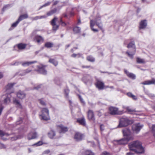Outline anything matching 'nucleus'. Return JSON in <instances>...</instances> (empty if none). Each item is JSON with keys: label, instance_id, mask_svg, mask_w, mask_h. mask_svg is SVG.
I'll return each instance as SVG.
<instances>
[{"label": "nucleus", "instance_id": "obj_1", "mask_svg": "<svg viewBox=\"0 0 155 155\" xmlns=\"http://www.w3.org/2000/svg\"><path fill=\"white\" fill-rule=\"evenodd\" d=\"M15 83H8L5 87V90L6 94L3 96L4 98L3 103L5 104H8L11 102V94L13 93L14 90L13 88Z\"/></svg>", "mask_w": 155, "mask_h": 155}, {"label": "nucleus", "instance_id": "obj_2", "mask_svg": "<svg viewBox=\"0 0 155 155\" xmlns=\"http://www.w3.org/2000/svg\"><path fill=\"white\" fill-rule=\"evenodd\" d=\"M129 148L130 150L139 153H143L144 152V149L142 146L141 143L138 141H134L129 145Z\"/></svg>", "mask_w": 155, "mask_h": 155}, {"label": "nucleus", "instance_id": "obj_3", "mask_svg": "<svg viewBox=\"0 0 155 155\" xmlns=\"http://www.w3.org/2000/svg\"><path fill=\"white\" fill-rule=\"evenodd\" d=\"M131 121L127 117H123L119 120V124L118 127H122L128 126L131 123Z\"/></svg>", "mask_w": 155, "mask_h": 155}, {"label": "nucleus", "instance_id": "obj_4", "mask_svg": "<svg viewBox=\"0 0 155 155\" xmlns=\"http://www.w3.org/2000/svg\"><path fill=\"white\" fill-rule=\"evenodd\" d=\"M127 47L128 48H131L132 51H127L126 53L129 57L131 58H133V56L134 55L136 51L134 41H132L128 45Z\"/></svg>", "mask_w": 155, "mask_h": 155}, {"label": "nucleus", "instance_id": "obj_5", "mask_svg": "<svg viewBox=\"0 0 155 155\" xmlns=\"http://www.w3.org/2000/svg\"><path fill=\"white\" fill-rule=\"evenodd\" d=\"M42 114L40 115L41 117V119L47 120L49 119V111L47 108H43L41 110Z\"/></svg>", "mask_w": 155, "mask_h": 155}, {"label": "nucleus", "instance_id": "obj_6", "mask_svg": "<svg viewBox=\"0 0 155 155\" xmlns=\"http://www.w3.org/2000/svg\"><path fill=\"white\" fill-rule=\"evenodd\" d=\"M110 114L112 115L122 114L124 113L123 111H119L117 108L111 106L109 108Z\"/></svg>", "mask_w": 155, "mask_h": 155}, {"label": "nucleus", "instance_id": "obj_7", "mask_svg": "<svg viewBox=\"0 0 155 155\" xmlns=\"http://www.w3.org/2000/svg\"><path fill=\"white\" fill-rule=\"evenodd\" d=\"M124 137L126 138L129 140H132L133 139V137L131 135L130 131L129 129L125 128L122 130Z\"/></svg>", "mask_w": 155, "mask_h": 155}, {"label": "nucleus", "instance_id": "obj_8", "mask_svg": "<svg viewBox=\"0 0 155 155\" xmlns=\"http://www.w3.org/2000/svg\"><path fill=\"white\" fill-rule=\"evenodd\" d=\"M143 125L140 123H136L133 125L132 127L133 131L135 132H138L143 127Z\"/></svg>", "mask_w": 155, "mask_h": 155}, {"label": "nucleus", "instance_id": "obj_9", "mask_svg": "<svg viewBox=\"0 0 155 155\" xmlns=\"http://www.w3.org/2000/svg\"><path fill=\"white\" fill-rule=\"evenodd\" d=\"M129 140V139L124 137L120 140H115L114 142L119 145H125L127 144Z\"/></svg>", "mask_w": 155, "mask_h": 155}, {"label": "nucleus", "instance_id": "obj_10", "mask_svg": "<svg viewBox=\"0 0 155 155\" xmlns=\"http://www.w3.org/2000/svg\"><path fill=\"white\" fill-rule=\"evenodd\" d=\"M95 84L96 87L99 90L103 89L104 88V83L99 80H97Z\"/></svg>", "mask_w": 155, "mask_h": 155}, {"label": "nucleus", "instance_id": "obj_11", "mask_svg": "<svg viewBox=\"0 0 155 155\" xmlns=\"http://www.w3.org/2000/svg\"><path fill=\"white\" fill-rule=\"evenodd\" d=\"M37 133L35 131L30 132L28 136V138L29 140L34 139L38 137Z\"/></svg>", "mask_w": 155, "mask_h": 155}, {"label": "nucleus", "instance_id": "obj_12", "mask_svg": "<svg viewBox=\"0 0 155 155\" xmlns=\"http://www.w3.org/2000/svg\"><path fill=\"white\" fill-rule=\"evenodd\" d=\"M38 68L37 71L38 73L45 75L47 74V71L45 69L44 66L42 65H40L38 66Z\"/></svg>", "mask_w": 155, "mask_h": 155}, {"label": "nucleus", "instance_id": "obj_13", "mask_svg": "<svg viewBox=\"0 0 155 155\" xmlns=\"http://www.w3.org/2000/svg\"><path fill=\"white\" fill-rule=\"evenodd\" d=\"M87 116L89 120H92L94 122L95 119L93 112L91 110H89L88 112Z\"/></svg>", "mask_w": 155, "mask_h": 155}, {"label": "nucleus", "instance_id": "obj_14", "mask_svg": "<svg viewBox=\"0 0 155 155\" xmlns=\"http://www.w3.org/2000/svg\"><path fill=\"white\" fill-rule=\"evenodd\" d=\"M83 137V135L79 132L76 133L74 137V138L77 141H80L82 140Z\"/></svg>", "mask_w": 155, "mask_h": 155}, {"label": "nucleus", "instance_id": "obj_15", "mask_svg": "<svg viewBox=\"0 0 155 155\" xmlns=\"http://www.w3.org/2000/svg\"><path fill=\"white\" fill-rule=\"evenodd\" d=\"M9 135V134L8 133L4 132L3 131L0 130V137L2 140H7V138L5 137H8Z\"/></svg>", "mask_w": 155, "mask_h": 155}, {"label": "nucleus", "instance_id": "obj_16", "mask_svg": "<svg viewBox=\"0 0 155 155\" xmlns=\"http://www.w3.org/2000/svg\"><path fill=\"white\" fill-rule=\"evenodd\" d=\"M58 127L60 129L59 132L60 133H65L68 130V128L64 126L62 124H60L58 126Z\"/></svg>", "mask_w": 155, "mask_h": 155}, {"label": "nucleus", "instance_id": "obj_17", "mask_svg": "<svg viewBox=\"0 0 155 155\" xmlns=\"http://www.w3.org/2000/svg\"><path fill=\"white\" fill-rule=\"evenodd\" d=\"M18 97L20 99H22L25 97L26 94L23 91H19L16 94Z\"/></svg>", "mask_w": 155, "mask_h": 155}, {"label": "nucleus", "instance_id": "obj_18", "mask_svg": "<svg viewBox=\"0 0 155 155\" xmlns=\"http://www.w3.org/2000/svg\"><path fill=\"white\" fill-rule=\"evenodd\" d=\"M96 24V20H91L90 21V27L92 30L94 32H97L98 30L94 28L93 27Z\"/></svg>", "mask_w": 155, "mask_h": 155}, {"label": "nucleus", "instance_id": "obj_19", "mask_svg": "<svg viewBox=\"0 0 155 155\" xmlns=\"http://www.w3.org/2000/svg\"><path fill=\"white\" fill-rule=\"evenodd\" d=\"M140 84L144 85H149L151 84H155V80L153 79L151 81H146L143 82H141Z\"/></svg>", "mask_w": 155, "mask_h": 155}, {"label": "nucleus", "instance_id": "obj_20", "mask_svg": "<svg viewBox=\"0 0 155 155\" xmlns=\"http://www.w3.org/2000/svg\"><path fill=\"white\" fill-rule=\"evenodd\" d=\"M34 41H35L39 43L42 42L44 41V39L41 36L37 35L34 38Z\"/></svg>", "mask_w": 155, "mask_h": 155}, {"label": "nucleus", "instance_id": "obj_21", "mask_svg": "<svg viewBox=\"0 0 155 155\" xmlns=\"http://www.w3.org/2000/svg\"><path fill=\"white\" fill-rule=\"evenodd\" d=\"M124 72L128 77L132 79H135L136 78L135 75L133 73H130L127 70H124Z\"/></svg>", "mask_w": 155, "mask_h": 155}, {"label": "nucleus", "instance_id": "obj_22", "mask_svg": "<svg viewBox=\"0 0 155 155\" xmlns=\"http://www.w3.org/2000/svg\"><path fill=\"white\" fill-rule=\"evenodd\" d=\"M31 71V70L29 68L23 70L19 73V74L21 76H24Z\"/></svg>", "mask_w": 155, "mask_h": 155}, {"label": "nucleus", "instance_id": "obj_23", "mask_svg": "<svg viewBox=\"0 0 155 155\" xmlns=\"http://www.w3.org/2000/svg\"><path fill=\"white\" fill-rule=\"evenodd\" d=\"M147 25V23L146 20L142 21L140 24L139 28L140 29L144 28Z\"/></svg>", "mask_w": 155, "mask_h": 155}, {"label": "nucleus", "instance_id": "obj_24", "mask_svg": "<svg viewBox=\"0 0 155 155\" xmlns=\"http://www.w3.org/2000/svg\"><path fill=\"white\" fill-rule=\"evenodd\" d=\"M55 132L53 130H51L48 133V137L51 139H53L55 138Z\"/></svg>", "mask_w": 155, "mask_h": 155}, {"label": "nucleus", "instance_id": "obj_25", "mask_svg": "<svg viewBox=\"0 0 155 155\" xmlns=\"http://www.w3.org/2000/svg\"><path fill=\"white\" fill-rule=\"evenodd\" d=\"M77 121L83 126H84L86 125V122L84 117L78 118L77 119Z\"/></svg>", "mask_w": 155, "mask_h": 155}, {"label": "nucleus", "instance_id": "obj_26", "mask_svg": "<svg viewBox=\"0 0 155 155\" xmlns=\"http://www.w3.org/2000/svg\"><path fill=\"white\" fill-rule=\"evenodd\" d=\"M37 61H25L23 63L21 62V64L22 66L24 67H26L29 65L32 64L36 63Z\"/></svg>", "mask_w": 155, "mask_h": 155}, {"label": "nucleus", "instance_id": "obj_27", "mask_svg": "<svg viewBox=\"0 0 155 155\" xmlns=\"http://www.w3.org/2000/svg\"><path fill=\"white\" fill-rule=\"evenodd\" d=\"M13 102L15 104L17 105L19 108H22V105L20 103V102L18 100L15 98L13 101Z\"/></svg>", "mask_w": 155, "mask_h": 155}, {"label": "nucleus", "instance_id": "obj_28", "mask_svg": "<svg viewBox=\"0 0 155 155\" xmlns=\"http://www.w3.org/2000/svg\"><path fill=\"white\" fill-rule=\"evenodd\" d=\"M126 109L128 113L130 114H134V113L136 112V111L135 109H131L129 107H127L126 108Z\"/></svg>", "mask_w": 155, "mask_h": 155}, {"label": "nucleus", "instance_id": "obj_29", "mask_svg": "<svg viewBox=\"0 0 155 155\" xmlns=\"http://www.w3.org/2000/svg\"><path fill=\"white\" fill-rule=\"evenodd\" d=\"M47 17L46 15H43L41 16H37L35 17L32 18V20H36L42 18H45Z\"/></svg>", "mask_w": 155, "mask_h": 155}, {"label": "nucleus", "instance_id": "obj_30", "mask_svg": "<svg viewBox=\"0 0 155 155\" xmlns=\"http://www.w3.org/2000/svg\"><path fill=\"white\" fill-rule=\"evenodd\" d=\"M26 45L25 44L20 43L18 44L17 46L19 49L22 50L25 48Z\"/></svg>", "mask_w": 155, "mask_h": 155}, {"label": "nucleus", "instance_id": "obj_31", "mask_svg": "<svg viewBox=\"0 0 155 155\" xmlns=\"http://www.w3.org/2000/svg\"><path fill=\"white\" fill-rule=\"evenodd\" d=\"M101 19L100 17L97 18L96 19V25L101 29H102V25L101 22L98 21V20H100Z\"/></svg>", "mask_w": 155, "mask_h": 155}, {"label": "nucleus", "instance_id": "obj_32", "mask_svg": "<svg viewBox=\"0 0 155 155\" xmlns=\"http://www.w3.org/2000/svg\"><path fill=\"white\" fill-rule=\"evenodd\" d=\"M49 62L54 64L55 66H56L58 64V61L55 59L50 58Z\"/></svg>", "mask_w": 155, "mask_h": 155}, {"label": "nucleus", "instance_id": "obj_33", "mask_svg": "<svg viewBox=\"0 0 155 155\" xmlns=\"http://www.w3.org/2000/svg\"><path fill=\"white\" fill-rule=\"evenodd\" d=\"M137 62L138 64H144L146 61L144 59L137 57L136 58Z\"/></svg>", "mask_w": 155, "mask_h": 155}, {"label": "nucleus", "instance_id": "obj_34", "mask_svg": "<svg viewBox=\"0 0 155 155\" xmlns=\"http://www.w3.org/2000/svg\"><path fill=\"white\" fill-rule=\"evenodd\" d=\"M80 28L78 26L74 27L73 29V31L74 34L78 33L80 32Z\"/></svg>", "mask_w": 155, "mask_h": 155}, {"label": "nucleus", "instance_id": "obj_35", "mask_svg": "<svg viewBox=\"0 0 155 155\" xmlns=\"http://www.w3.org/2000/svg\"><path fill=\"white\" fill-rule=\"evenodd\" d=\"M28 17V16L27 14H23L21 15L19 17L18 19L20 21L23 19L27 18Z\"/></svg>", "mask_w": 155, "mask_h": 155}, {"label": "nucleus", "instance_id": "obj_36", "mask_svg": "<svg viewBox=\"0 0 155 155\" xmlns=\"http://www.w3.org/2000/svg\"><path fill=\"white\" fill-rule=\"evenodd\" d=\"M87 60L89 61L93 62L95 61V59L92 56H88L87 57Z\"/></svg>", "mask_w": 155, "mask_h": 155}, {"label": "nucleus", "instance_id": "obj_37", "mask_svg": "<svg viewBox=\"0 0 155 155\" xmlns=\"http://www.w3.org/2000/svg\"><path fill=\"white\" fill-rule=\"evenodd\" d=\"M53 43L51 42H47L45 43V46L47 48H50L53 47Z\"/></svg>", "mask_w": 155, "mask_h": 155}, {"label": "nucleus", "instance_id": "obj_38", "mask_svg": "<svg viewBox=\"0 0 155 155\" xmlns=\"http://www.w3.org/2000/svg\"><path fill=\"white\" fill-rule=\"evenodd\" d=\"M54 82L56 84L58 85H60L61 84V82L59 79V78H56L54 79Z\"/></svg>", "mask_w": 155, "mask_h": 155}, {"label": "nucleus", "instance_id": "obj_39", "mask_svg": "<svg viewBox=\"0 0 155 155\" xmlns=\"http://www.w3.org/2000/svg\"><path fill=\"white\" fill-rule=\"evenodd\" d=\"M58 18L57 17H55L51 21V24L52 25L56 24V22L57 21Z\"/></svg>", "mask_w": 155, "mask_h": 155}, {"label": "nucleus", "instance_id": "obj_40", "mask_svg": "<svg viewBox=\"0 0 155 155\" xmlns=\"http://www.w3.org/2000/svg\"><path fill=\"white\" fill-rule=\"evenodd\" d=\"M84 155H94V153L90 150L85 151L84 153Z\"/></svg>", "mask_w": 155, "mask_h": 155}, {"label": "nucleus", "instance_id": "obj_41", "mask_svg": "<svg viewBox=\"0 0 155 155\" xmlns=\"http://www.w3.org/2000/svg\"><path fill=\"white\" fill-rule=\"evenodd\" d=\"M40 104L42 105L45 106L46 105L45 101L43 98L40 99L39 100Z\"/></svg>", "mask_w": 155, "mask_h": 155}, {"label": "nucleus", "instance_id": "obj_42", "mask_svg": "<svg viewBox=\"0 0 155 155\" xmlns=\"http://www.w3.org/2000/svg\"><path fill=\"white\" fill-rule=\"evenodd\" d=\"M53 30L56 31L58 28L59 25L56 24L52 25Z\"/></svg>", "mask_w": 155, "mask_h": 155}, {"label": "nucleus", "instance_id": "obj_43", "mask_svg": "<svg viewBox=\"0 0 155 155\" xmlns=\"http://www.w3.org/2000/svg\"><path fill=\"white\" fill-rule=\"evenodd\" d=\"M51 3V2H48L44 4V5H42V6H41L39 8V9H40L42 8L43 7L47 6H48Z\"/></svg>", "mask_w": 155, "mask_h": 155}, {"label": "nucleus", "instance_id": "obj_44", "mask_svg": "<svg viewBox=\"0 0 155 155\" xmlns=\"http://www.w3.org/2000/svg\"><path fill=\"white\" fill-rule=\"evenodd\" d=\"M87 80H86V76H84L83 78L82 79L83 81L85 83H86V81H88L89 80V78H90V76L88 75H87Z\"/></svg>", "mask_w": 155, "mask_h": 155}, {"label": "nucleus", "instance_id": "obj_45", "mask_svg": "<svg viewBox=\"0 0 155 155\" xmlns=\"http://www.w3.org/2000/svg\"><path fill=\"white\" fill-rule=\"evenodd\" d=\"M20 21L18 19V20L15 22L14 23L12 24V27H16Z\"/></svg>", "mask_w": 155, "mask_h": 155}, {"label": "nucleus", "instance_id": "obj_46", "mask_svg": "<svg viewBox=\"0 0 155 155\" xmlns=\"http://www.w3.org/2000/svg\"><path fill=\"white\" fill-rule=\"evenodd\" d=\"M64 94L65 95L66 97L67 98L68 97V94L69 92V89H66L64 90Z\"/></svg>", "mask_w": 155, "mask_h": 155}, {"label": "nucleus", "instance_id": "obj_47", "mask_svg": "<svg viewBox=\"0 0 155 155\" xmlns=\"http://www.w3.org/2000/svg\"><path fill=\"white\" fill-rule=\"evenodd\" d=\"M152 132L153 134V135L155 137V125H153L152 127Z\"/></svg>", "mask_w": 155, "mask_h": 155}, {"label": "nucleus", "instance_id": "obj_48", "mask_svg": "<svg viewBox=\"0 0 155 155\" xmlns=\"http://www.w3.org/2000/svg\"><path fill=\"white\" fill-rule=\"evenodd\" d=\"M148 96L152 99L155 98V96L153 94L150 93V94H148Z\"/></svg>", "mask_w": 155, "mask_h": 155}, {"label": "nucleus", "instance_id": "obj_49", "mask_svg": "<svg viewBox=\"0 0 155 155\" xmlns=\"http://www.w3.org/2000/svg\"><path fill=\"white\" fill-rule=\"evenodd\" d=\"M60 23L62 26H65L66 25V23L63 21L61 18L60 19Z\"/></svg>", "mask_w": 155, "mask_h": 155}, {"label": "nucleus", "instance_id": "obj_50", "mask_svg": "<svg viewBox=\"0 0 155 155\" xmlns=\"http://www.w3.org/2000/svg\"><path fill=\"white\" fill-rule=\"evenodd\" d=\"M21 64V62L19 61H16L13 64H11V65H18L20 64Z\"/></svg>", "mask_w": 155, "mask_h": 155}, {"label": "nucleus", "instance_id": "obj_51", "mask_svg": "<svg viewBox=\"0 0 155 155\" xmlns=\"http://www.w3.org/2000/svg\"><path fill=\"white\" fill-rule=\"evenodd\" d=\"M78 97L79 98V99L80 100V101L81 102L84 104H85V102H84V101L83 100L82 98L81 97L80 95H78Z\"/></svg>", "mask_w": 155, "mask_h": 155}, {"label": "nucleus", "instance_id": "obj_52", "mask_svg": "<svg viewBox=\"0 0 155 155\" xmlns=\"http://www.w3.org/2000/svg\"><path fill=\"white\" fill-rule=\"evenodd\" d=\"M43 144L42 141H39L36 143L34 145H36L37 146H39Z\"/></svg>", "mask_w": 155, "mask_h": 155}, {"label": "nucleus", "instance_id": "obj_53", "mask_svg": "<svg viewBox=\"0 0 155 155\" xmlns=\"http://www.w3.org/2000/svg\"><path fill=\"white\" fill-rule=\"evenodd\" d=\"M3 108L4 107L2 105V104H1V102H0V115L2 113Z\"/></svg>", "mask_w": 155, "mask_h": 155}, {"label": "nucleus", "instance_id": "obj_54", "mask_svg": "<svg viewBox=\"0 0 155 155\" xmlns=\"http://www.w3.org/2000/svg\"><path fill=\"white\" fill-rule=\"evenodd\" d=\"M5 148L6 147L5 145L0 142V148L2 149Z\"/></svg>", "mask_w": 155, "mask_h": 155}, {"label": "nucleus", "instance_id": "obj_55", "mask_svg": "<svg viewBox=\"0 0 155 155\" xmlns=\"http://www.w3.org/2000/svg\"><path fill=\"white\" fill-rule=\"evenodd\" d=\"M104 125L103 124H101L100 125V129L101 131L104 130Z\"/></svg>", "mask_w": 155, "mask_h": 155}, {"label": "nucleus", "instance_id": "obj_56", "mask_svg": "<svg viewBox=\"0 0 155 155\" xmlns=\"http://www.w3.org/2000/svg\"><path fill=\"white\" fill-rule=\"evenodd\" d=\"M50 152V151L49 150H48L45 151L42 153L43 154H48Z\"/></svg>", "mask_w": 155, "mask_h": 155}, {"label": "nucleus", "instance_id": "obj_57", "mask_svg": "<svg viewBox=\"0 0 155 155\" xmlns=\"http://www.w3.org/2000/svg\"><path fill=\"white\" fill-rule=\"evenodd\" d=\"M101 155H110V154L107 152L104 151L101 153Z\"/></svg>", "mask_w": 155, "mask_h": 155}, {"label": "nucleus", "instance_id": "obj_58", "mask_svg": "<svg viewBox=\"0 0 155 155\" xmlns=\"http://www.w3.org/2000/svg\"><path fill=\"white\" fill-rule=\"evenodd\" d=\"M77 55L78 56V57H79L80 56V54H73L71 55V56L72 57L75 58Z\"/></svg>", "mask_w": 155, "mask_h": 155}, {"label": "nucleus", "instance_id": "obj_59", "mask_svg": "<svg viewBox=\"0 0 155 155\" xmlns=\"http://www.w3.org/2000/svg\"><path fill=\"white\" fill-rule=\"evenodd\" d=\"M51 11L52 12V13L54 14V13H55L57 12V9L56 8H55L54 9H53L51 10Z\"/></svg>", "mask_w": 155, "mask_h": 155}, {"label": "nucleus", "instance_id": "obj_60", "mask_svg": "<svg viewBox=\"0 0 155 155\" xmlns=\"http://www.w3.org/2000/svg\"><path fill=\"white\" fill-rule=\"evenodd\" d=\"M53 14L52 13V12L51 10L49 12H47V15L48 16H49L50 15H53Z\"/></svg>", "mask_w": 155, "mask_h": 155}, {"label": "nucleus", "instance_id": "obj_61", "mask_svg": "<svg viewBox=\"0 0 155 155\" xmlns=\"http://www.w3.org/2000/svg\"><path fill=\"white\" fill-rule=\"evenodd\" d=\"M97 115L99 117H101L102 115V113L100 111H97Z\"/></svg>", "mask_w": 155, "mask_h": 155}, {"label": "nucleus", "instance_id": "obj_62", "mask_svg": "<svg viewBox=\"0 0 155 155\" xmlns=\"http://www.w3.org/2000/svg\"><path fill=\"white\" fill-rule=\"evenodd\" d=\"M127 95L128 97H132L133 95V94L131 93H130V92H129V93H127Z\"/></svg>", "mask_w": 155, "mask_h": 155}, {"label": "nucleus", "instance_id": "obj_63", "mask_svg": "<svg viewBox=\"0 0 155 155\" xmlns=\"http://www.w3.org/2000/svg\"><path fill=\"white\" fill-rule=\"evenodd\" d=\"M17 137H11V139L13 141L17 140Z\"/></svg>", "mask_w": 155, "mask_h": 155}, {"label": "nucleus", "instance_id": "obj_64", "mask_svg": "<svg viewBox=\"0 0 155 155\" xmlns=\"http://www.w3.org/2000/svg\"><path fill=\"white\" fill-rule=\"evenodd\" d=\"M134 154V153H132L131 152L127 153L126 154V155H133Z\"/></svg>", "mask_w": 155, "mask_h": 155}]
</instances>
